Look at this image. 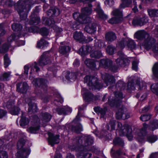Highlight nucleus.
<instances>
[{
  "label": "nucleus",
  "instance_id": "1",
  "mask_svg": "<svg viewBox=\"0 0 158 158\" xmlns=\"http://www.w3.org/2000/svg\"><path fill=\"white\" fill-rule=\"evenodd\" d=\"M93 142V138L89 135L77 137L73 140L72 144L69 145V148L73 150L80 146L81 148L79 149L80 152L78 154V158H89L92 154L88 153L87 151L91 150L96 154L98 153L97 149L93 148L91 149L88 147L91 145Z\"/></svg>",
  "mask_w": 158,
  "mask_h": 158
},
{
  "label": "nucleus",
  "instance_id": "2",
  "mask_svg": "<svg viewBox=\"0 0 158 158\" xmlns=\"http://www.w3.org/2000/svg\"><path fill=\"white\" fill-rule=\"evenodd\" d=\"M32 4L31 0H23L19 1L15 5V8L17 11L21 20L25 19L26 18L27 13L30 10Z\"/></svg>",
  "mask_w": 158,
  "mask_h": 158
},
{
  "label": "nucleus",
  "instance_id": "3",
  "mask_svg": "<svg viewBox=\"0 0 158 158\" xmlns=\"http://www.w3.org/2000/svg\"><path fill=\"white\" fill-rule=\"evenodd\" d=\"M126 84L123 81H119L116 84V87L118 91L114 92V97L111 101L108 99V102L111 106H118L122 102V99L124 96L121 91L124 89Z\"/></svg>",
  "mask_w": 158,
  "mask_h": 158
},
{
  "label": "nucleus",
  "instance_id": "4",
  "mask_svg": "<svg viewBox=\"0 0 158 158\" xmlns=\"http://www.w3.org/2000/svg\"><path fill=\"white\" fill-rule=\"evenodd\" d=\"M84 82L86 83L90 89L99 90L103 87L102 84L99 82L98 78L93 76H87L84 78Z\"/></svg>",
  "mask_w": 158,
  "mask_h": 158
},
{
  "label": "nucleus",
  "instance_id": "5",
  "mask_svg": "<svg viewBox=\"0 0 158 158\" xmlns=\"http://www.w3.org/2000/svg\"><path fill=\"white\" fill-rule=\"evenodd\" d=\"M117 126L119 129V134L120 135H126L129 141L132 140L133 136L132 134V130L131 127L126 125L122 126V124L119 122L118 123Z\"/></svg>",
  "mask_w": 158,
  "mask_h": 158
},
{
  "label": "nucleus",
  "instance_id": "6",
  "mask_svg": "<svg viewBox=\"0 0 158 158\" xmlns=\"http://www.w3.org/2000/svg\"><path fill=\"white\" fill-rule=\"evenodd\" d=\"M126 44L131 50L136 48V44L133 40L128 38H122L118 43V46L121 48H123Z\"/></svg>",
  "mask_w": 158,
  "mask_h": 158
},
{
  "label": "nucleus",
  "instance_id": "7",
  "mask_svg": "<svg viewBox=\"0 0 158 158\" xmlns=\"http://www.w3.org/2000/svg\"><path fill=\"white\" fill-rule=\"evenodd\" d=\"M143 127L141 128L140 130V132L142 136H144L146 134V131L148 128L152 131L158 128V121L156 120H154L149 126L145 123H144L143 124Z\"/></svg>",
  "mask_w": 158,
  "mask_h": 158
},
{
  "label": "nucleus",
  "instance_id": "8",
  "mask_svg": "<svg viewBox=\"0 0 158 158\" xmlns=\"http://www.w3.org/2000/svg\"><path fill=\"white\" fill-rule=\"evenodd\" d=\"M127 110L124 106H122L116 113V117L117 119H125L129 118V114L127 113Z\"/></svg>",
  "mask_w": 158,
  "mask_h": 158
},
{
  "label": "nucleus",
  "instance_id": "9",
  "mask_svg": "<svg viewBox=\"0 0 158 158\" xmlns=\"http://www.w3.org/2000/svg\"><path fill=\"white\" fill-rule=\"evenodd\" d=\"M102 77L104 80V83L106 84L105 86H110V87L113 86L115 83L114 77L112 75L107 73H105L102 75Z\"/></svg>",
  "mask_w": 158,
  "mask_h": 158
},
{
  "label": "nucleus",
  "instance_id": "10",
  "mask_svg": "<svg viewBox=\"0 0 158 158\" xmlns=\"http://www.w3.org/2000/svg\"><path fill=\"white\" fill-rule=\"evenodd\" d=\"M155 42V40L149 35L144 40L142 45L146 49L149 50L152 48Z\"/></svg>",
  "mask_w": 158,
  "mask_h": 158
},
{
  "label": "nucleus",
  "instance_id": "11",
  "mask_svg": "<svg viewBox=\"0 0 158 158\" xmlns=\"http://www.w3.org/2000/svg\"><path fill=\"white\" fill-rule=\"evenodd\" d=\"M51 55L49 52H44L40 56L39 60V64L40 66H43L51 62L50 57Z\"/></svg>",
  "mask_w": 158,
  "mask_h": 158
},
{
  "label": "nucleus",
  "instance_id": "12",
  "mask_svg": "<svg viewBox=\"0 0 158 158\" xmlns=\"http://www.w3.org/2000/svg\"><path fill=\"white\" fill-rule=\"evenodd\" d=\"M73 18L81 24H86L90 22L91 19L90 18H85V16H83L82 14H81L78 12H75L73 14Z\"/></svg>",
  "mask_w": 158,
  "mask_h": 158
},
{
  "label": "nucleus",
  "instance_id": "13",
  "mask_svg": "<svg viewBox=\"0 0 158 158\" xmlns=\"http://www.w3.org/2000/svg\"><path fill=\"white\" fill-rule=\"evenodd\" d=\"M32 83L36 88H41L44 91L45 90L46 85L45 79L42 78H35L33 80Z\"/></svg>",
  "mask_w": 158,
  "mask_h": 158
},
{
  "label": "nucleus",
  "instance_id": "14",
  "mask_svg": "<svg viewBox=\"0 0 158 158\" xmlns=\"http://www.w3.org/2000/svg\"><path fill=\"white\" fill-rule=\"evenodd\" d=\"M148 19L147 17L143 16L142 18L135 17L132 21V24L135 26H142L147 23Z\"/></svg>",
  "mask_w": 158,
  "mask_h": 158
},
{
  "label": "nucleus",
  "instance_id": "15",
  "mask_svg": "<svg viewBox=\"0 0 158 158\" xmlns=\"http://www.w3.org/2000/svg\"><path fill=\"white\" fill-rule=\"evenodd\" d=\"M48 142L52 146H53L54 144L59 143L60 139L59 135H55L51 133H48Z\"/></svg>",
  "mask_w": 158,
  "mask_h": 158
},
{
  "label": "nucleus",
  "instance_id": "16",
  "mask_svg": "<svg viewBox=\"0 0 158 158\" xmlns=\"http://www.w3.org/2000/svg\"><path fill=\"white\" fill-rule=\"evenodd\" d=\"M47 15L50 19L58 16L60 13V10L56 7H52L49 9L46 12Z\"/></svg>",
  "mask_w": 158,
  "mask_h": 158
},
{
  "label": "nucleus",
  "instance_id": "17",
  "mask_svg": "<svg viewBox=\"0 0 158 158\" xmlns=\"http://www.w3.org/2000/svg\"><path fill=\"white\" fill-rule=\"evenodd\" d=\"M149 34L144 30H139L137 31L135 34L136 38L139 40H143L148 36Z\"/></svg>",
  "mask_w": 158,
  "mask_h": 158
},
{
  "label": "nucleus",
  "instance_id": "18",
  "mask_svg": "<svg viewBox=\"0 0 158 158\" xmlns=\"http://www.w3.org/2000/svg\"><path fill=\"white\" fill-rule=\"evenodd\" d=\"M96 60L92 59H86L85 61V63L87 66L91 69L95 70L97 69Z\"/></svg>",
  "mask_w": 158,
  "mask_h": 158
},
{
  "label": "nucleus",
  "instance_id": "19",
  "mask_svg": "<svg viewBox=\"0 0 158 158\" xmlns=\"http://www.w3.org/2000/svg\"><path fill=\"white\" fill-rule=\"evenodd\" d=\"M97 26L96 23H89L85 27V30L89 34H94L96 31Z\"/></svg>",
  "mask_w": 158,
  "mask_h": 158
},
{
  "label": "nucleus",
  "instance_id": "20",
  "mask_svg": "<svg viewBox=\"0 0 158 158\" xmlns=\"http://www.w3.org/2000/svg\"><path fill=\"white\" fill-rule=\"evenodd\" d=\"M26 100L27 102L28 103L29 106L28 109V112L32 113L36 112L37 110L36 104L34 103H32L31 101V100L28 98H26Z\"/></svg>",
  "mask_w": 158,
  "mask_h": 158
},
{
  "label": "nucleus",
  "instance_id": "21",
  "mask_svg": "<svg viewBox=\"0 0 158 158\" xmlns=\"http://www.w3.org/2000/svg\"><path fill=\"white\" fill-rule=\"evenodd\" d=\"M88 7H85L81 9V14L83 16H85V18H89L88 16L90 15L92 13L91 9L92 5L91 4H88Z\"/></svg>",
  "mask_w": 158,
  "mask_h": 158
},
{
  "label": "nucleus",
  "instance_id": "22",
  "mask_svg": "<svg viewBox=\"0 0 158 158\" xmlns=\"http://www.w3.org/2000/svg\"><path fill=\"white\" fill-rule=\"evenodd\" d=\"M17 90L23 93H25L27 91L28 86L27 83L24 82L22 84L21 83H18L16 85Z\"/></svg>",
  "mask_w": 158,
  "mask_h": 158
},
{
  "label": "nucleus",
  "instance_id": "23",
  "mask_svg": "<svg viewBox=\"0 0 158 158\" xmlns=\"http://www.w3.org/2000/svg\"><path fill=\"white\" fill-rule=\"evenodd\" d=\"M30 153V150L28 149H24L17 153V158H27V156Z\"/></svg>",
  "mask_w": 158,
  "mask_h": 158
},
{
  "label": "nucleus",
  "instance_id": "24",
  "mask_svg": "<svg viewBox=\"0 0 158 158\" xmlns=\"http://www.w3.org/2000/svg\"><path fill=\"white\" fill-rule=\"evenodd\" d=\"M37 12L34 11L31 16L30 20L29 21L30 23L31 24L37 25L40 22V18L37 16H35V14Z\"/></svg>",
  "mask_w": 158,
  "mask_h": 158
},
{
  "label": "nucleus",
  "instance_id": "25",
  "mask_svg": "<svg viewBox=\"0 0 158 158\" xmlns=\"http://www.w3.org/2000/svg\"><path fill=\"white\" fill-rule=\"evenodd\" d=\"M52 118V116L47 112H42L40 113V118L44 123L49 122Z\"/></svg>",
  "mask_w": 158,
  "mask_h": 158
},
{
  "label": "nucleus",
  "instance_id": "26",
  "mask_svg": "<svg viewBox=\"0 0 158 158\" xmlns=\"http://www.w3.org/2000/svg\"><path fill=\"white\" fill-rule=\"evenodd\" d=\"M105 39L107 41L112 42L116 39V35L113 31L107 32L106 33Z\"/></svg>",
  "mask_w": 158,
  "mask_h": 158
},
{
  "label": "nucleus",
  "instance_id": "27",
  "mask_svg": "<svg viewBox=\"0 0 158 158\" xmlns=\"http://www.w3.org/2000/svg\"><path fill=\"white\" fill-rule=\"evenodd\" d=\"M73 37L74 38L77 40L81 42L85 41V37L81 32L75 31L73 33Z\"/></svg>",
  "mask_w": 158,
  "mask_h": 158
},
{
  "label": "nucleus",
  "instance_id": "28",
  "mask_svg": "<svg viewBox=\"0 0 158 158\" xmlns=\"http://www.w3.org/2000/svg\"><path fill=\"white\" fill-rule=\"evenodd\" d=\"M79 121L77 123H75L73 122V123L74 124H76V126H72L71 127V129L73 131L77 133H79L81 131H82L83 130L82 126L81 124L79 123Z\"/></svg>",
  "mask_w": 158,
  "mask_h": 158
},
{
  "label": "nucleus",
  "instance_id": "29",
  "mask_svg": "<svg viewBox=\"0 0 158 158\" xmlns=\"http://www.w3.org/2000/svg\"><path fill=\"white\" fill-rule=\"evenodd\" d=\"M82 91L83 92L82 94L84 99L87 101H91L92 94L88 91L87 89L84 88H82Z\"/></svg>",
  "mask_w": 158,
  "mask_h": 158
},
{
  "label": "nucleus",
  "instance_id": "30",
  "mask_svg": "<svg viewBox=\"0 0 158 158\" xmlns=\"http://www.w3.org/2000/svg\"><path fill=\"white\" fill-rule=\"evenodd\" d=\"M77 73L73 72H70L67 71L65 76L66 78L68 81H74L75 80Z\"/></svg>",
  "mask_w": 158,
  "mask_h": 158
},
{
  "label": "nucleus",
  "instance_id": "31",
  "mask_svg": "<svg viewBox=\"0 0 158 158\" xmlns=\"http://www.w3.org/2000/svg\"><path fill=\"white\" fill-rule=\"evenodd\" d=\"M95 10L99 18L103 19H106L107 18V16L104 13L99 6H97Z\"/></svg>",
  "mask_w": 158,
  "mask_h": 158
},
{
  "label": "nucleus",
  "instance_id": "32",
  "mask_svg": "<svg viewBox=\"0 0 158 158\" xmlns=\"http://www.w3.org/2000/svg\"><path fill=\"white\" fill-rule=\"evenodd\" d=\"M91 47L88 45H86L84 48L83 46L79 50V54L81 55H85L91 51Z\"/></svg>",
  "mask_w": 158,
  "mask_h": 158
},
{
  "label": "nucleus",
  "instance_id": "33",
  "mask_svg": "<svg viewBox=\"0 0 158 158\" xmlns=\"http://www.w3.org/2000/svg\"><path fill=\"white\" fill-rule=\"evenodd\" d=\"M113 143L115 146L118 145L122 147H123L124 145L123 140L118 137H116L114 139Z\"/></svg>",
  "mask_w": 158,
  "mask_h": 158
},
{
  "label": "nucleus",
  "instance_id": "34",
  "mask_svg": "<svg viewBox=\"0 0 158 158\" xmlns=\"http://www.w3.org/2000/svg\"><path fill=\"white\" fill-rule=\"evenodd\" d=\"M94 109L95 112L98 114H100L101 115V116L102 117H104L107 110L106 107H104L103 108H102L99 107H95L94 108Z\"/></svg>",
  "mask_w": 158,
  "mask_h": 158
},
{
  "label": "nucleus",
  "instance_id": "35",
  "mask_svg": "<svg viewBox=\"0 0 158 158\" xmlns=\"http://www.w3.org/2000/svg\"><path fill=\"white\" fill-rule=\"evenodd\" d=\"M122 153V150L121 148L117 150L116 152L114 150L113 148L111 150V153L113 158H121L120 156Z\"/></svg>",
  "mask_w": 158,
  "mask_h": 158
},
{
  "label": "nucleus",
  "instance_id": "36",
  "mask_svg": "<svg viewBox=\"0 0 158 158\" xmlns=\"http://www.w3.org/2000/svg\"><path fill=\"white\" fill-rule=\"evenodd\" d=\"M71 49L69 46H62L59 48V52L62 55H66L69 52Z\"/></svg>",
  "mask_w": 158,
  "mask_h": 158
},
{
  "label": "nucleus",
  "instance_id": "37",
  "mask_svg": "<svg viewBox=\"0 0 158 158\" xmlns=\"http://www.w3.org/2000/svg\"><path fill=\"white\" fill-rule=\"evenodd\" d=\"M123 19V18L114 16L109 19L108 22L111 24H116L120 23Z\"/></svg>",
  "mask_w": 158,
  "mask_h": 158
},
{
  "label": "nucleus",
  "instance_id": "38",
  "mask_svg": "<svg viewBox=\"0 0 158 158\" xmlns=\"http://www.w3.org/2000/svg\"><path fill=\"white\" fill-rule=\"evenodd\" d=\"M147 11L148 15L150 17H158V9H148Z\"/></svg>",
  "mask_w": 158,
  "mask_h": 158
},
{
  "label": "nucleus",
  "instance_id": "39",
  "mask_svg": "<svg viewBox=\"0 0 158 158\" xmlns=\"http://www.w3.org/2000/svg\"><path fill=\"white\" fill-rule=\"evenodd\" d=\"M43 23L46 25L50 26L52 27V26H53L55 23V21L53 19L50 20L48 18H47L44 17L42 18Z\"/></svg>",
  "mask_w": 158,
  "mask_h": 158
},
{
  "label": "nucleus",
  "instance_id": "40",
  "mask_svg": "<svg viewBox=\"0 0 158 158\" xmlns=\"http://www.w3.org/2000/svg\"><path fill=\"white\" fill-rule=\"evenodd\" d=\"M102 56V53L101 51L97 50L92 52L90 55V56L92 58H99Z\"/></svg>",
  "mask_w": 158,
  "mask_h": 158
},
{
  "label": "nucleus",
  "instance_id": "41",
  "mask_svg": "<svg viewBox=\"0 0 158 158\" xmlns=\"http://www.w3.org/2000/svg\"><path fill=\"white\" fill-rule=\"evenodd\" d=\"M111 62V60L108 59H102L99 61V65L104 68H106L107 63H110Z\"/></svg>",
  "mask_w": 158,
  "mask_h": 158
},
{
  "label": "nucleus",
  "instance_id": "42",
  "mask_svg": "<svg viewBox=\"0 0 158 158\" xmlns=\"http://www.w3.org/2000/svg\"><path fill=\"white\" fill-rule=\"evenodd\" d=\"M29 122L28 119L24 116L23 114H22V116L20 121V125L22 127L25 126Z\"/></svg>",
  "mask_w": 158,
  "mask_h": 158
},
{
  "label": "nucleus",
  "instance_id": "43",
  "mask_svg": "<svg viewBox=\"0 0 158 158\" xmlns=\"http://www.w3.org/2000/svg\"><path fill=\"white\" fill-rule=\"evenodd\" d=\"M147 141L150 143L155 142L158 139V137L156 135H148L147 136Z\"/></svg>",
  "mask_w": 158,
  "mask_h": 158
},
{
  "label": "nucleus",
  "instance_id": "44",
  "mask_svg": "<svg viewBox=\"0 0 158 158\" xmlns=\"http://www.w3.org/2000/svg\"><path fill=\"white\" fill-rule=\"evenodd\" d=\"M115 121L111 120L109 123L106 126V127L108 130H110V127L111 128L110 130H113L115 129Z\"/></svg>",
  "mask_w": 158,
  "mask_h": 158
},
{
  "label": "nucleus",
  "instance_id": "45",
  "mask_svg": "<svg viewBox=\"0 0 158 158\" xmlns=\"http://www.w3.org/2000/svg\"><path fill=\"white\" fill-rule=\"evenodd\" d=\"M115 51V48L112 45H110L107 46L106 52L109 54L110 55L113 54Z\"/></svg>",
  "mask_w": 158,
  "mask_h": 158
},
{
  "label": "nucleus",
  "instance_id": "46",
  "mask_svg": "<svg viewBox=\"0 0 158 158\" xmlns=\"http://www.w3.org/2000/svg\"><path fill=\"white\" fill-rule=\"evenodd\" d=\"M48 43L44 40L41 39L38 42L37 46L38 48L42 47V48H43L44 47L48 46Z\"/></svg>",
  "mask_w": 158,
  "mask_h": 158
},
{
  "label": "nucleus",
  "instance_id": "47",
  "mask_svg": "<svg viewBox=\"0 0 158 158\" xmlns=\"http://www.w3.org/2000/svg\"><path fill=\"white\" fill-rule=\"evenodd\" d=\"M12 28L15 31H19L21 30L22 27L21 25L19 23H14L12 25Z\"/></svg>",
  "mask_w": 158,
  "mask_h": 158
},
{
  "label": "nucleus",
  "instance_id": "48",
  "mask_svg": "<svg viewBox=\"0 0 158 158\" xmlns=\"http://www.w3.org/2000/svg\"><path fill=\"white\" fill-rule=\"evenodd\" d=\"M112 13L114 16L123 18L122 11L118 9H114L112 12Z\"/></svg>",
  "mask_w": 158,
  "mask_h": 158
},
{
  "label": "nucleus",
  "instance_id": "49",
  "mask_svg": "<svg viewBox=\"0 0 158 158\" xmlns=\"http://www.w3.org/2000/svg\"><path fill=\"white\" fill-rule=\"evenodd\" d=\"M10 46V44H5L3 45L0 48V52L4 53L6 52Z\"/></svg>",
  "mask_w": 158,
  "mask_h": 158
},
{
  "label": "nucleus",
  "instance_id": "50",
  "mask_svg": "<svg viewBox=\"0 0 158 158\" xmlns=\"http://www.w3.org/2000/svg\"><path fill=\"white\" fill-rule=\"evenodd\" d=\"M151 88L152 92L158 96V83L152 84L151 85Z\"/></svg>",
  "mask_w": 158,
  "mask_h": 158
},
{
  "label": "nucleus",
  "instance_id": "51",
  "mask_svg": "<svg viewBox=\"0 0 158 158\" xmlns=\"http://www.w3.org/2000/svg\"><path fill=\"white\" fill-rule=\"evenodd\" d=\"M20 110V109L18 107L12 106L10 110V112L12 114L17 115L19 113Z\"/></svg>",
  "mask_w": 158,
  "mask_h": 158
},
{
  "label": "nucleus",
  "instance_id": "52",
  "mask_svg": "<svg viewBox=\"0 0 158 158\" xmlns=\"http://www.w3.org/2000/svg\"><path fill=\"white\" fill-rule=\"evenodd\" d=\"M151 116L152 115L150 114H144L141 116L140 119L142 121H147L150 119Z\"/></svg>",
  "mask_w": 158,
  "mask_h": 158
},
{
  "label": "nucleus",
  "instance_id": "53",
  "mask_svg": "<svg viewBox=\"0 0 158 158\" xmlns=\"http://www.w3.org/2000/svg\"><path fill=\"white\" fill-rule=\"evenodd\" d=\"M152 72L154 75L158 78V63H156L154 65Z\"/></svg>",
  "mask_w": 158,
  "mask_h": 158
},
{
  "label": "nucleus",
  "instance_id": "54",
  "mask_svg": "<svg viewBox=\"0 0 158 158\" xmlns=\"http://www.w3.org/2000/svg\"><path fill=\"white\" fill-rule=\"evenodd\" d=\"M25 143V140L23 139H20L17 143V147L18 149H20L24 146Z\"/></svg>",
  "mask_w": 158,
  "mask_h": 158
},
{
  "label": "nucleus",
  "instance_id": "55",
  "mask_svg": "<svg viewBox=\"0 0 158 158\" xmlns=\"http://www.w3.org/2000/svg\"><path fill=\"white\" fill-rule=\"evenodd\" d=\"M94 46L96 48H101L102 46H104V43L101 40H95Z\"/></svg>",
  "mask_w": 158,
  "mask_h": 158
},
{
  "label": "nucleus",
  "instance_id": "56",
  "mask_svg": "<svg viewBox=\"0 0 158 158\" xmlns=\"http://www.w3.org/2000/svg\"><path fill=\"white\" fill-rule=\"evenodd\" d=\"M39 126L31 127L29 128L28 131L31 133H35L39 130Z\"/></svg>",
  "mask_w": 158,
  "mask_h": 158
},
{
  "label": "nucleus",
  "instance_id": "57",
  "mask_svg": "<svg viewBox=\"0 0 158 158\" xmlns=\"http://www.w3.org/2000/svg\"><path fill=\"white\" fill-rule=\"evenodd\" d=\"M83 110V108H82L81 107H79V111L77 114V115L76 116L75 118L73 120V122H74L75 123H77V122L79 121H81L80 117L81 115L80 114V111L81 110Z\"/></svg>",
  "mask_w": 158,
  "mask_h": 158
},
{
  "label": "nucleus",
  "instance_id": "58",
  "mask_svg": "<svg viewBox=\"0 0 158 158\" xmlns=\"http://www.w3.org/2000/svg\"><path fill=\"white\" fill-rule=\"evenodd\" d=\"M4 60L5 68H6L10 63V61L7 54H5L4 57Z\"/></svg>",
  "mask_w": 158,
  "mask_h": 158
},
{
  "label": "nucleus",
  "instance_id": "59",
  "mask_svg": "<svg viewBox=\"0 0 158 158\" xmlns=\"http://www.w3.org/2000/svg\"><path fill=\"white\" fill-rule=\"evenodd\" d=\"M10 72L4 73L1 77V78L3 80H8L10 76Z\"/></svg>",
  "mask_w": 158,
  "mask_h": 158
},
{
  "label": "nucleus",
  "instance_id": "60",
  "mask_svg": "<svg viewBox=\"0 0 158 158\" xmlns=\"http://www.w3.org/2000/svg\"><path fill=\"white\" fill-rule=\"evenodd\" d=\"M41 34L43 36H47L48 34V30L45 27L41 28L40 30Z\"/></svg>",
  "mask_w": 158,
  "mask_h": 158
},
{
  "label": "nucleus",
  "instance_id": "61",
  "mask_svg": "<svg viewBox=\"0 0 158 158\" xmlns=\"http://www.w3.org/2000/svg\"><path fill=\"white\" fill-rule=\"evenodd\" d=\"M139 61L136 60L133 61L132 62V69L133 70L137 71L138 70V64Z\"/></svg>",
  "mask_w": 158,
  "mask_h": 158
},
{
  "label": "nucleus",
  "instance_id": "62",
  "mask_svg": "<svg viewBox=\"0 0 158 158\" xmlns=\"http://www.w3.org/2000/svg\"><path fill=\"white\" fill-rule=\"evenodd\" d=\"M28 31L29 32L35 33L39 30V28L35 26H31L28 28Z\"/></svg>",
  "mask_w": 158,
  "mask_h": 158
},
{
  "label": "nucleus",
  "instance_id": "63",
  "mask_svg": "<svg viewBox=\"0 0 158 158\" xmlns=\"http://www.w3.org/2000/svg\"><path fill=\"white\" fill-rule=\"evenodd\" d=\"M119 67L117 65L113 64V63L109 69L112 72H115L117 71Z\"/></svg>",
  "mask_w": 158,
  "mask_h": 158
},
{
  "label": "nucleus",
  "instance_id": "64",
  "mask_svg": "<svg viewBox=\"0 0 158 158\" xmlns=\"http://www.w3.org/2000/svg\"><path fill=\"white\" fill-rule=\"evenodd\" d=\"M0 158H8L7 152L4 151H0Z\"/></svg>",
  "mask_w": 158,
  "mask_h": 158
}]
</instances>
